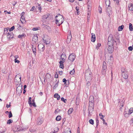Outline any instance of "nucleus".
Listing matches in <instances>:
<instances>
[{"label":"nucleus","mask_w":133,"mask_h":133,"mask_svg":"<svg viewBox=\"0 0 133 133\" xmlns=\"http://www.w3.org/2000/svg\"><path fill=\"white\" fill-rule=\"evenodd\" d=\"M108 40V46H107L105 48V51L111 54L113 51L114 45L116 44V41L115 40L112 35L109 36Z\"/></svg>","instance_id":"1"},{"label":"nucleus","mask_w":133,"mask_h":133,"mask_svg":"<svg viewBox=\"0 0 133 133\" xmlns=\"http://www.w3.org/2000/svg\"><path fill=\"white\" fill-rule=\"evenodd\" d=\"M92 73L89 68L85 71V78L86 81V86L89 87L90 85V81L92 79Z\"/></svg>","instance_id":"2"},{"label":"nucleus","mask_w":133,"mask_h":133,"mask_svg":"<svg viewBox=\"0 0 133 133\" xmlns=\"http://www.w3.org/2000/svg\"><path fill=\"white\" fill-rule=\"evenodd\" d=\"M56 20V23L57 25L59 26L62 24L64 21V18L62 15H57L55 17Z\"/></svg>","instance_id":"3"},{"label":"nucleus","mask_w":133,"mask_h":133,"mask_svg":"<svg viewBox=\"0 0 133 133\" xmlns=\"http://www.w3.org/2000/svg\"><path fill=\"white\" fill-rule=\"evenodd\" d=\"M107 69L106 63L104 61L103 63L102 69V75L104 77L106 75V72Z\"/></svg>","instance_id":"4"},{"label":"nucleus","mask_w":133,"mask_h":133,"mask_svg":"<svg viewBox=\"0 0 133 133\" xmlns=\"http://www.w3.org/2000/svg\"><path fill=\"white\" fill-rule=\"evenodd\" d=\"M75 56L74 54L72 53L70 54L69 56L68 59L71 62H73L75 59Z\"/></svg>","instance_id":"5"},{"label":"nucleus","mask_w":133,"mask_h":133,"mask_svg":"<svg viewBox=\"0 0 133 133\" xmlns=\"http://www.w3.org/2000/svg\"><path fill=\"white\" fill-rule=\"evenodd\" d=\"M38 49L41 51H43L45 49V46L42 44L38 45Z\"/></svg>","instance_id":"6"},{"label":"nucleus","mask_w":133,"mask_h":133,"mask_svg":"<svg viewBox=\"0 0 133 133\" xmlns=\"http://www.w3.org/2000/svg\"><path fill=\"white\" fill-rule=\"evenodd\" d=\"M122 76L125 79H127L128 77L127 72H125L122 73Z\"/></svg>","instance_id":"7"},{"label":"nucleus","mask_w":133,"mask_h":133,"mask_svg":"<svg viewBox=\"0 0 133 133\" xmlns=\"http://www.w3.org/2000/svg\"><path fill=\"white\" fill-rule=\"evenodd\" d=\"M66 58V56L65 53L62 54L61 56L60 60L61 59L62 61L64 62V61L65 60Z\"/></svg>","instance_id":"8"},{"label":"nucleus","mask_w":133,"mask_h":133,"mask_svg":"<svg viewBox=\"0 0 133 133\" xmlns=\"http://www.w3.org/2000/svg\"><path fill=\"white\" fill-rule=\"evenodd\" d=\"M92 106H91L89 105V115L94 110V106L93 105H92Z\"/></svg>","instance_id":"9"},{"label":"nucleus","mask_w":133,"mask_h":133,"mask_svg":"<svg viewBox=\"0 0 133 133\" xmlns=\"http://www.w3.org/2000/svg\"><path fill=\"white\" fill-rule=\"evenodd\" d=\"M13 34L11 32H9L7 34V37L9 39L12 38L13 37Z\"/></svg>","instance_id":"10"},{"label":"nucleus","mask_w":133,"mask_h":133,"mask_svg":"<svg viewBox=\"0 0 133 133\" xmlns=\"http://www.w3.org/2000/svg\"><path fill=\"white\" fill-rule=\"evenodd\" d=\"M89 102L90 103L89 105L91 104L92 105H93V103L94 102V98L93 96H91L89 98Z\"/></svg>","instance_id":"11"},{"label":"nucleus","mask_w":133,"mask_h":133,"mask_svg":"<svg viewBox=\"0 0 133 133\" xmlns=\"http://www.w3.org/2000/svg\"><path fill=\"white\" fill-rule=\"evenodd\" d=\"M17 79L18 80L17 81H19L20 82H21V77L20 75H16L15 78V80H16V81H17L16 80Z\"/></svg>","instance_id":"12"},{"label":"nucleus","mask_w":133,"mask_h":133,"mask_svg":"<svg viewBox=\"0 0 133 133\" xmlns=\"http://www.w3.org/2000/svg\"><path fill=\"white\" fill-rule=\"evenodd\" d=\"M42 118H38L37 119V124L38 125L41 124L42 123Z\"/></svg>","instance_id":"13"},{"label":"nucleus","mask_w":133,"mask_h":133,"mask_svg":"<svg viewBox=\"0 0 133 133\" xmlns=\"http://www.w3.org/2000/svg\"><path fill=\"white\" fill-rule=\"evenodd\" d=\"M91 41L92 42H94L96 40V38L95 35L93 33H91Z\"/></svg>","instance_id":"14"},{"label":"nucleus","mask_w":133,"mask_h":133,"mask_svg":"<svg viewBox=\"0 0 133 133\" xmlns=\"http://www.w3.org/2000/svg\"><path fill=\"white\" fill-rule=\"evenodd\" d=\"M128 7L129 8V10L131 11L133 10V4L132 3L129 4Z\"/></svg>","instance_id":"15"},{"label":"nucleus","mask_w":133,"mask_h":133,"mask_svg":"<svg viewBox=\"0 0 133 133\" xmlns=\"http://www.w3.org/2000/svg\"><path fill=\"white\" fill-rule=\"evenodd\" d=\"M49 14H47V15H45L44 16H43L42 17L43 19L45 21L46 20H48L49 19Z\"/></svg>","instance_id":"16"},{"label":"nucleus","mask_w":133,"mask_h":133,"mask_svg":"<svg viewBox=\"0 0 133 133\" xmlns=\"http://www.w3.org/2000/svg\"><path fill=\"white\" fill-rule=\"evenodd\" d=\"M64 62L62 61H60L59 62V63L60 65H59V67L60 68L62 69H63L64 68L63 63Z\"/></svg>","instance_id":"17"},{"label":"nucleus","mask_w":133,"mask_h":133,"mask_svg":"<svg viewBox=\"0 0 133 133\" xmlns=\"http://www.w3.org/2000/svg\"><path fill=\"white\" fill-rule=\"evenodd\" d=\"M38 40V37L37 36H34L32 39V41L35 43L37 42Z\"/></svg>","instance_id":"18"},{"label":"nucleus","mask_w":133,"mask_h":133,"mask_svg":"<svg viewBox=\"0 0 133 133\" xmlns=\"http://www.w3.org/2000/svg\"><path fill=\"white\" fill-rule=\"evenodd\" d=\"M105 4L106 6H108V7H110V0H105Z\"/></svg>","instance_id":"19"},{"label":"nucleus","mask_w":133,"mask_h":133,"mask_svg":"<svg viewBox=\"0 0 133 133\" xmlns=\"http://www.w3.org/2000/svg\"><path fill=\"white\" fill-rule=\"evenodd\" d=\"M54 97L55 98H57V99L58 100L60 99V96L58 94L56 93L54 95Z\"/></svg>","instance_id":"20"},{"label":"nucleus","mask_w":133,"mask_h":133,"mask_svg":"<svg viewBox=\"0 0 133 133\" xmlns=\"http://www.w3.org/2000/svg\"><path fill=\"white\" fill-rule=\"evenodd\" d=\"M32 50L33 53L35 55H36V49L35 47L33 45L32 46Z\"/></svg>","instance_id":"21"},{"label":"nucleus","mask_w":133,"mask_h":133,"mask_svg":"<svg viewBox=\"0 0 133 133\" xmlns=\"http://www.w3.org/2000/svg\"><path fill=\"white\" fill-rule=\"evenodd\" d=\"M124 27V25H122L121 26H119L118 27V31H121L122 30Z\"/></svg>","instance_id":"22"},{"label":"nucleus","mask_w":133,"mask_h":133,"mask_svg":"<svg viewBox=\"0 0 133 133\" xmlns=\"http://www.w3.org/2000/svg\"><path fill=\"white\" fill-rule=\"evenodd\" d=\"M73 110V109L72 108H70L68 111V114L70 115L71 114Z\"/></svg>","instance_id":"23"},{"label":"nucleus","mask_w":133,"mask_h":133,"mask_svg":"<svg viewBox=\"0 0 133 133\" xmlns=\"http://www.w3.org/2000/svg\"><path fill=\"white\" fill-rule=\"evenodd\" d=\"M129 29L131 31H132L133 30V28L132 27V24L131 23H130L129 24Z\"/></svg>","instance_id":"24"},{"label":"nucleus","mask_w":133,"mask_h":133,"mask_svg":"<svg viewBox=\"0 0 133 133\" xmlns=\"http://www.w3.org/2000/svg\"><path fill=\"white\" fill-rule=\"evenodd\" d=\"M44 38H43V42L46 44H49L50 42V41H48L47 40L44 39Z\"/></svg>","instance_id":"25"},{"label":"nucleus","mask_w":133,"mask_h":133,"mask_svg":"<svg viewBox=\"0 0 133 133\" xmlns=\"http://www.w3.org/2000/svg\"><path fill=\"white\" fill-rule=\"evenodd\" d=\"M32 98L31 97H30L29 98L28 102L30 106L31 107L32 106V103L31 102Z\"/></svg>","instance_id":"26"},{"label":"nucleus","mask_w":133,"mask_h":133,"mask_svg":"<svg viewBox=\"0 0 133 133\" xmlns=\"http://www.w3.org/2000/svg\"><path fill=\"white\" fill-rule=\"evenodd\" d=\"M109 8H107L106 11L108 12L109 13V12H111V8L110 7H109Z\"/></svg>","instance_id":"27"},{"label":"nucleus","mask_w":133,"mask_h":133,"mask_svg":"<svg viewBox=\"0 0 133 133\" xmlns=\"http://www.w3.org/2000/svg\"><path fill=\"white\" fill-rule=\"evenodd\" d=\"M101 45V44L99 43H98L97 45L96 46V49L97 50H98Z\"/></svg>","instance_id":"28"},{"label":"nucleus","mask_w":133,"mask_h":133,"mask_svg":"<svg viewBox=\"0 0 133 133\" xmlns=\"http://www.w3.org/2000/svg\"><path fill=\"white\" fill-rule=\"evenodd\" d=\"M130 114H129V112L128 113H127L126 111H125L124 112V115L125 117H128L129 116V115Z\"/></svg>","instance_id":"29"},{"label":"nucleus","mask_w":133,"mask_h":133,"mask_svg":"<svg viewBox=\"0 0 133 133\" xmlns=\"http://www.w3.org/2000/svg\"><path fill=\"white\" fill-rule=\"evenodd\" d=\"M132 112H133V108H130L128 112H129V114H130Z\"/></svg>","instance_id":"30"},{"label":"nucleus","mask_w":133,"mask_h":133,"mask_svg":"<svg viewBox=\"0 0 133 133\" xmlns=\"http://www.w3.org/2000/svg\"><path fill=\"white\" fill-rule=\"evenodd\" d=\"M59 81H58L57 83L55 84V85L53 87V89H55L58 86V84L59 83Z\"/></svg>","instance_id":"31"},{"label":"nucleus","mask_w":133,"mask_h":133,"mask_svg":"<svg viewBox=\"0 0 133 133\" xmlns=\"http://www.w3.org/2000/svg\"><path fill=\"white\" fill-rule=\"evenodd\" d=\"M61 117L60 116H57L56 118V119L57 121H59L61 119Z\"/></svg>","instance_id":"32"},{"label":"nucleus","mask_w":133,"mask_h":133,"mask_svg":"<svg viewBox=\"0 0 133 133\" xmlns=\"http://www.w3.org/2000/svg\"><path fill=\"white\" fill-rule=\"evenodd\" d=\"M12 120L11 119H9L7 121V124H10L13 122Z\"/></svg>","instance_id":"33"},{"label":"nucleus","mask_w":133,"mask_h":133,"mask_svg":"<svg viewBox=\"0 0 133 133\" xmlns=\"http://www.w3.org/2000/svg\"><path fill=\"white\" fill-rule=\"evenodd\" d=\"M76 9L77 11V14L78 15L79 13V7L78 6H76Z\"/></svg>","instance_id":"34"},{"label":"nucleus","mask_w":133,"mask_h":133,"mask_svg":"<svg viewBox=\"0 0 133 133\" xmlns=\"http://www.w3.org/2000/svg\"><path fill=\"white\" fill-rule=\"evenodd\" d=\"M122 73H123V72H127V71H125V68H122L121 70Z\"/></svg>","instance_id":"35"},{"label":"nucleus","mask_w":133,"mask_h":133,"mask_svg":"<svg viewBox=\"0 0 133 133\" xmlns=\"http://www.w3.org/2000/svg\"><path fill=\"white\" fill-rule=\"evenodd\" d=\"M89 122L90 124L93 125L94 124V121L92 119H90L89 120Z\"/></svg>","instance_id":"36"},{"label":"nucleus","mask_w":133,"mask_h":133,"mask_svg":"<svg viewBox=\"0 0 133 133\" xmlns=\"http://www.w3.org/2000/svg\"><path fill=\"white\" fill-rule=\"evenodd\" d=\"M25 36V34H23L22 35H19L18 37L19 38H21L23 37L24 36Z\"/></svg>","instance_id":"37"},{"label":"nucleus","mask_w":133,"mask_h":133,"mask_svg":"<svg viewBox=\"0 0 133 133\" xmlns=\"http://www.w3.org/2000/svg\"><path fill=\"white\" fill-rule=\"evenodd\" d=\"M65 86L66 87H67L69 85V80H67L65 83L64 84H65Z\"/></svg>","instance_id":"38"},{"label":"nucleus","mask_w":133,"mask_h":133,"mask_svg":"<svg viewBox=\"0 0 133 133\" xmlns=\"http://www.w3.org/2000/svg\"><path fill=\"white\" fill-rule=\"evenodd\" d=\"M127 83L126 84V85L127 87H129L130 85V83L128 80H127Z\"/></svg>","instance_id":"39"},{"label":"nucleus","mask_w":133,"mask_h":133,"mask_svg":"<svg viewBox=\"0 0 133 133\" xmlns=\"http://www.w3.org/2000/svg\"><path fill=\"white\" fill-rule=\"evenodd\" d=\"M12 116V115L11 111L9 112V113L8 115V117L9 118H10Z\"/></svg>","instance_id":"40"},{"label":"nucleus","mask_w":133,"mask_h":133,"mask_svg":"<svg viewBox=\"0 0 133 133\" xmlns=\"http://www.w3.org/2000/svg\"><path fill=\"white\" fill-rule=\"evenodd\" d=\"M124 101H123V100H122L121 102V107H123L124 106Z\"/></svg>","instance_id":"41"},{"label":"nucleus","mask_w":133,"mask_h":133,"mask_svg":"<svg viewBox=\"0 0 133 133\" xmlns=\"http://www.w3.org/2000/svg\"><path fill=\"white\" fill-rule=\"evenodd\" d=\"M61 100L62 101H63L64 103H66V99H64V98L63 97H62L61 98Z\"/></svg>","instance_id":"42"},{"label":"nucleus","mask_w":133,"mask_h":133,"mask_svg":"<svg viewBox=\"0 0 133 133\" xmlns=\"http://www.w3.org/2000/svg\"><path fill=\"white\" fill-rule=\"evenodd\" d=\"M75 72V70L74 69L72 70L70 72V74L71 75H73L74 74Z\"/></svg>","instance_id":"43"},{"label":"nucleus","mask_w":133,"mask_h":133,"mask_svg":"<svg viewBox=\"0 0 133 133\" xmlns=\"http://www.w3.org/2000/svg\"><path fill=\"white\" fill-rule=\"evenodd\" d=\"M14 61L15 63H19L20 62V61L19 60H17L16 58H15V59Z\"/></svg>","instance_id":"44"},{"label":"nucleus","mask_w":133,"mask_h":133,"mask_svg":"<svg viewBox=\"0 0 133 133\" xmlns=\"http://www.w3.org/2000/svg\"><path fill=\"white\" fill-rule=\"evenodd\" d=\"M15 29V27L14 26H12L10 29H9V31L10 32L12 31Z\"/></svg>","instance_id":"45"},{"label":"nucleus","mask_w":133,"mask_h":133,"mask_svg":"<svg viewBox=\"0 0 133 133\" xmlns=\"http://www.w3.org/2000/svg\"><path fill=\"white\" fill-rule=\"evenodd\" d=\"M25 20V18L24 16H21V21H22V20L24 21Z\"/></svg>","instance_id":"46"},{"label":"nucleus","mask_w":133,"mask_h":133,"mask_svg":"<svg viewBox=\"0 0 133 133\" xmlns=\"http://www.w3.org/2000/svg\"><path fill=\"white\" fill-rule=\"evenodd\" d=\"M128 49L130 51H132L133 49L132 47L131 46H130L128 48Z\"/></svg>","instance_id":"47"},{"label":"nucleus","mask_w":133,"mask_h":133,"mask_svg":"<svg viewBox=\"0 0 133 133\" xmlns=\"http://www.w3.org/2000/svg\"><path fill=\"white\" fill-rule=\"evenodd\" d=\"M35 9V7L34 6H33L32 8L30 10L31 11H33Z\"/></svg>","instance_id":"48"},{"label":"nucleus","mask_w":133,"mask_h":133,"mask_svg":"<svg viewBox=\"0 0 133 133\" xmlns=\"http://www.w3.org/2000/svg\"><path fill=\"white\" fill-rule=\"evenodd\" d=\"M103 123L104 124H105L106 125H107V123L105 122V120L104 119H103Z\"/></svg>","instance_id":"49"},{"label":"nucleus","mask_w":133,"mask_h":133,"mask_svg":"<svg viewBox=\"0 0 133 133\" xmlns=\"http://www.w3.org/2000/svg\"><path fill=\"white\" fill-rule=\"evenodd\" d=\"M38 30V29L37 28H34L32 29V30L33 31H36Z\"/></svg>","instance_id":"50"},{"label":"nucleus","mask_w":133,"mask_h":133,"mask_svg":"<svg viewBox=\"0 0 133 133\" xmlns=\"http://www.w3.org/2000/svg\"><path fill=\"white\" fill-rule=\"evenodd\" d=\"M130 122L131 124L133 125V119H131V120L130 121Z\"/></svg>","instance_id":"51"},{"label":"nucleus","mask_w":133,"mask_h":133,"mask_svg":"<svg viewBox=\"0 0 133 133\" xmlns=\"http://www.w3.org/2000/svg\"><path fill=\"white\" fill-rule=\"evenodd\" d=\"M32 105L34 107H36V105L35 104V102H33L32 103Z\"/></svg>","instance_id":"52"},{"label":"nucleus","mask_w":133,"mask_h":133,"mask_svg":"<svg viewBox=\"0 0 133 133\" xmlns=\"http://www.w3.org/2000/svg\"><path fill=\"white\" fill-rule=\"evenodd\" d=\"M64 133H71V131L70 130H67V132H65Z\"/></svg>","instance_id":"53"},{"label":"nucleus","mask_w":133,"mask_h":133,"mask_svg":"<svg viewBox=\"0 0 133 133\" xmlns=\"http://www.w3.org/2000/svg\"><path fill=\"white\" fill-rule=\"evenodd\" d=\"M99 13L101 14L102 13V9L101 7L99 8Z\"/></svg>","instance_id":"54"},{"label":"nucleus","mask_w":133,"mask_h":133,"mask_svg":"<svg viewBox=\"0 0 133 133\" xmlns=\"http://www.w3.org/2000/svg\"><path fill=\"white\" fill-rule=\"evenodd\" d=\"M67 81L65 78H64L63 80V82L65 83Z\"/></svg>","instance_id":"55"},{"label":"nucleus","mask_w":133,"mask_h":133,"mask_svg":"<svg viewBox=\"0 0 133 133\" xmlns=\"http://www.w3.org/2000/svg\"><path fill=\"white\" fill-rule=\"evenodd\" d=\"M8 31V29H7V28H5L4 29V32L5 33V31H6V32H7Z\"/></svg>","instance_id":"56"},{"label":"nucleus","mask_w":133,"mask_h":133,"mask_svg":"<svg viewBox=\"0 0 133 133\" xmlns=\"http://www.w3.org/2000/svg\"><path fill=\"white\" fill-rule=\"evenodd\" d=\"M55 78H58V74H56L55 76Z\"/></svg>","instance_id":"57"},{"label":"nucleus","mask_w":133,"mask_h":133,"mask_svg":"<svg viewBox=\"0 0 133 133\" xmlns=\"http://www.w3.org/2000/svg\"><path fill=\"white\" fill-rule=\"evenodd\" d=\"M10 106H11V105L10 104H9V105H8V104H7L6 105V107L7 108H8Z\"/></svg>","instance_id":"58"},{"label":"nucleus","mask_w":133,"mask_h":133,"mask_svg":"<svg viewBox=\"0 0 133 133\" xmlns=\"http://www.w3.org/2000/svg\"><path fill=\"white\" fill-rule=\"evenodd\" d=\"M14 3H13L12 4H13V5L14 6L17 3V2L14 1Z\"/></svg>","instance_id":"59"},{"label":"nucleus","mask_w":133,"mask_h":133,"mask_svg":"<svg viewBox=\"0 0 133 133\" xmlns=\"http://www.w3.org/2000/svg\"><path fill=\"white\" fill-rule=\"evenodd\" d=\"M96 124H99V120L97 119H96Z\"/></svg>","instance_id":"60"},{"label":"nucleus","mask_w":133,"mask_h":133,"mask_svg":"<svg viewBox=\"0 0 133 133\" xmlns=\"http://www.w3.org/2000/svg\"><path fill=\"white\" fill-rule=\"evenodd\" d=\"M25 13L24 12H23L21 14V16H23V15H24Z\"/></svg>","instance_id":"61"},{"label":"nucleus","mask_w":133,"mask_h":133,"mask_svg":"<svg viewBox=\"0 0 133 133\" xmlns=\"http://www.w3.org/2000/svg\"><path fill=\"white\" fill-rule=\"evenodd\" d=\"M38 5H39V7H38V10H41V6H40L39 5V4Z\"/></svg>","instance_id":"62"},{"label":"nucleus","mask_w":133,"mask_h":133,"mask_svg":"<svg viewBox=\"0 0 133 133\" xmlns=\"http://www.w3.org/2000/svg\"><path fill=\"white\" fill-rule=\"evenodd\" d=\"M39 94L40 96H42L43 94V93L42 92H40L39 93Z\"/></svg>","instance_id":"63"},{"label":"nucleus","mask_w":133,"mask_h":133,"mask_svg":"<svg viewBox=\"0 0 133 133\" xmlns=\"http://www.w3.org/2000/svg\"><path fill=\"white\" fill-rule=\"evenodd\" d=\"M59 73L61 75H62L63 74V72L62 71H59Z\"/></svg>","instance_id":"64"}]
</instances>
